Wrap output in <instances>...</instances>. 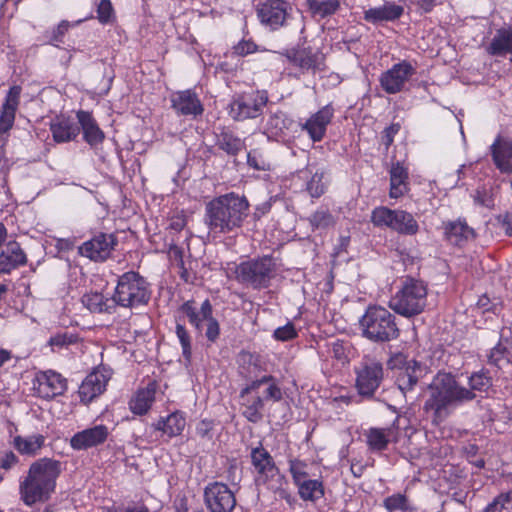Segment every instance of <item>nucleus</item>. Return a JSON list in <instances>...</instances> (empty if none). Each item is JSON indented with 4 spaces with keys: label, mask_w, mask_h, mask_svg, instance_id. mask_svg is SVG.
I'll return each mask as SVG.
<instances>
[{
    "label": "nucleus",
    "mask_w": 512,
    "mask_h": 512,
    "mask_svg": "<svg viewBox=\"0 0 512 512\" xmlns=\"http://www.w3.org/2000/svg\"><path fill=\"white\" fill-rule=\"evenodd\" d=\"M429 397L424 410L431 413L432 423L439 425L451 414L453 409L471 402L473 395L466 391L451 373H438L430 383Z\"/></svg>",
    "instance_id": "1"
},
{
    "label": "nucleus",
    "mask_w": 512,
    "mask_h": 512,
    "mask_svg": "<svg viewBox=\"0 0 512 512\" xmlns=\"http://www.w3.org/2000/svg\"><path fill=\"white\" fill-rule=\"evenodd\" d=\"M61 472L62 464L58 460L45 457L34 461L26 476L20 479V499L27 506L48 501L55 492Z\"/></svg>",
    "instance_id": "2"
},
{
    "label": "nucleus",
    "mask_w": 512,
    "mask_h": 512,
    "mask_svg": "<svg viewBox=\"0 0 512 512\" xmlns=\"http://www.w3.org/2000/svg\"><path fill=\"white\" fill-rule=\"evenodd\" d=\"M249 213L245 196L234 192L218 196L205 206V224L214 234H226L240 228Z\"/></svg>",
    "instance_id": "3"
},
{
    "label": "nucleus",
    "mask_w": 512,
    "mask_h": 512,
    "mask_svg": "<svg viewBox=\"0 0 512 512\" xmlns=\"http://www.w3.org/2000/svg\"><path fill=\"white\" fill-rule=\"evenodd\" d=\"M180 314L176 323V335L182 347V353L187 361H190L192 348L191 337L185 326L180 322L181 318H185L194 327V329L202 334L205 331V337L211 343L216 342L220 335V325L218 320L213 316V307L211 302L206 299L200 307H197L195 301L188 300L184 302L178 309Z\"/></svg>",
    "instance_id": "4"
},
{
    "label": "nucleus",
    "mask_w": 512,
    "mask_h": 512,
    "mask_svg": "<svg viewBox=\"0 0 512 512\" xmlns=\"http://www.w3.org/2000/svg\"><path fill=\"white\" fill-rule=\"evenodd\" d=\"M362 336L371 342L385 343L400 335L396 317L382 306H369L359 320Z\"/></svg>",
    "instance_id": "5"
},
{
    "label": "nucleus",
    "mask_w": 512,
    "mask_h": 512,
    "mask_svg": "<svg viewBox=\"0 0 512 512\" xmlns=\"http://www.w3.org/2000/svg\"><path fill=\"white\" fill-rule=\"evenodd\" d=\"M250 457L255 471L256 484L266 487L281 498L288 499L290 497L287 492L288 482L276 466L270 453L262 445H259L251 449Z\"/></svg>",
    "instance_id": "6"
},
{
    "label": "nucleus",
    "mask_w": 512,
    "mask_h": 512,
    "mask_svg": "<svg viewBox=\"0 0 512 512\" xmlns=\"http://www.w3.org/2000/svg\"><path fill=\"white\" fill-rule=\"evenodd\" d=\"M148 282L138 272L129 271L119 276L113 300L115 305L124 308H138L150 299Z\"/></svg>",
    "instance_id": "7"
},
{
    "label": "nucleus",
    "mask_w": 512,
    "mask_h": 512,
    "mask_svg": "<svg viewBox=\"0 0 512 512\" xmlns=\"http://www.w3.org/2000/svg\"><path fill=\"white\" fill-rule=\"evenodd\" d=\"M427 303V287L419 280L408 278L391 297L389 307L396 313L412 317L420 314Z\"/></svg>",
    "instance_id": "8"
},
{
    "label": "nucleus",
    "mask_w": 512,
    "mask_h": 512,
    "mask_svg": "<svg viewBox=\"0 0 512 512\" xmlns=\"http://www.w3.org/2000/svg\"><path fill=\"white\" fill-rule=\"evenodd\" d=\"M275 275L276 263L269 256L241 262L235 269L237 281L253 289L269 287Z\"/></svg>",
    "instance_id": "9"
},
{
    "label": "nucleus",
    "mask_w": 512,
    "mask_h": 512,
    "mask_svg": "<svg viewBox=\"0 0 512 512\" xmlns=\"http://www.w3.org/2000/svg\"><path fill=\"white\" fill-rule=\"evenodd\" d=\"M354 372L355 388L358 394L364 398H372L384 378L382 364L374 359L364 358L354 368Z\"/></svg>",
    "instance_id": "10"
},
{
    "label": "nucleus",
    "mask_w": 512,
    "mask_h": 512,
    "mask_svg": "<svg viewBox=\"0 0 512 512\" xmlns=\"http://www.w3.org/2000/svg\"><path fill=\"white\" fill-rule=\"evenodd\" d=\"M292 13L293 7L287 0H259L256 6L257 18L270 31L286 26Z\"/></svg>",
    "instance_id": "11"
},
{
    "label": "nucleus",
    "mask_w": 512,
    "mask_h": 512,
    "mask_svg": "<svg viewBox=\"0 0 512 512\" xmlns=\"http://www.w3.org/2000/svg\"><path fill=\"white\" fill-rule=\"evenodd\" d=\"M268 101L265 92H252L234 98L230 104L229 114L237 121L256 118L262 114Z\"/></svg>",
    "instance_id": "12"
},
{
    "label": "nucleus",
    "mask_w": 512,
    "mask_h": 512,
    "mask_svg": "<svg viewBox=\"0 0 512 512\" xmlns=\"http://www.w3.org/2000/svg\"><path fill=\"white\" fill-rule=\"evenodd\" d=\"M416 74V67L409 61L402 60L379 77L381 88L388 94L402 92L409 80Z\"/></svg>",
    "instance_id": "13"
},
{
    "label": "nucleus",
    "mask_w": 512,
    "mask_h": 512,
    "mask_svg": "<svg viewBox=\"0 0 512 512\" xmlns=\"http://www.w3.org/2000/svg\"><path fill=\"white\" fill-rule=\"evenodd\" d=\"M204 500L210 512H232L236 506L233 491L222 482H213L204 490Z\"/></svg>",
    "instance_id": "14"
},
{
    "label": "nucleus",
    "mask_w": 512,
    "mask_h": 512,
    "mask_svg": "<svg viewBox=\"0 0 512 512\" xmlns=\"http://www.w3.org/2000/svg\"><path fill=\"white\" fill-rule=\"evenodd\" d=\"M32 384L34 394L46 400L60 396L67 390V380L52 370L36 373Z\"/></svg>",
    "instance_id": "15"
},
{
    "label": "nucleus",
    "mask_w": 512,
    "mask_h": 512,
    "mask_svg": "<svg viewBox=\"0 0 512 512\" xmlns=\"http://www.w3.org/2000/svg\"><path fill=\"white\" fill-rule=\"evenodd\" d=\"M111 375V370L105 366L98 367L88 374L78 390L81 401L88 404L101 395L105 391Z\"/></svg>",
    "instance_id": "16"
},
{
    "label": "nucleus",
    "mask_w": 512,
    "mask_h": 512,
    "mask_svg": "<svg viewBox=\"0 0 512 512\" xmlns=\"http://www.w3.org/2000/svg\"><path fill=\"white\" fill-rule=\"evenodd\" d=\"M117 240L113 234H98L79 247V253L95 262L105 261L111 255Z\"/></svg>",
    "instance_id": "17"
},
{
    "label": "nucleus",
    "mask_w": 512,
    "mask_h": 512,
    "mask_svg": "<svg viewBox=\"0 0 512 512\" xmlns=\"http://www.w3.org/2000/svg\"><path fill=\"white\" fill-rule=\"evenodd\" d=\"M490 154L495 167L502 174H512V138L497 135L491 144Z\"/></svg>",
    "instance_id": "18"
},
{
    "label": "nucleus",
    "mask_w": 512,
    "mask_h": 512,
    "mask_svg": "<svg viewBox=\"0 0 512 512\" xmlns=\"http://www.w3.org/2000/svg\"><path fill=\"white\" fill-rule=\"evenodd\" d=\"M109 436L107 426L100 424L77 432L70 439V446L74 450H87L103 444Z\"/></svg>",
    "instance_id": "19"
},
{
    "label": "nucleus",
    "mask_w": 512,
    "mask_h": 512,
    "mask_svg": "<svg viewBox=\"0 0 512 512\" xmlns=\"http://www.w3.org/2000/svg\"><path fill=\"white\" fill-rule=\"evenodd\" d=\"M366 444L372 452H381L387 449L392 442L399 439V430L395 425L385 428L371 427L364 431Z\"/></svg>",
    "instance_id": "20"
},
{
    "label": "nucleus",
    "mask_w": 512,
    "mask_h": 512,
    "mask_svg": "<svg viewBox=\"0 0 512 512\" xmlns=\"http://www.w3.org/2000/svg\"><path fill=\"white\" fill-rule=\"evenodd\" d=\"M171 103L179 115L197 117L204 111L201 101L192 90L174 92L171 95Z\"/></svg>",
    "instance_id": "21"
},
{
    "label": "nucleus",
    "mask_w": 512,
    "mask_h": 512,
    "mask_svg": "<svg viewBox=\"0 0 512 512\" xmlns=\"http://www.w3.org/2000/svg\"><path fill=\"white\" fill-rule=\"evenodd\" d=\"M287 58L302 70L316 72L324 69V54L320 51H312L310 48L293 49L287 53Z\"/></svg>",
    "instance_id": "22"
},
{
    "label": "nucleus",
    "mask_w": 512,
    "mask_h": 512,
    "mask_svg": "<svg viewBox=\"0 0 512 512\" xmlns=\"http://www.w3.org/2000/svg\"><path fill=\"white\" fill-rule=\"evenodd\" d=\"M333 115V108L330 105H326L318 112L311 115L302 125V129L308 133L314 142H319L324 138L327 126L331 122Z\"/></svg>",
    "instance_id": "23"
},
{
    "label": "nucleus",
    "mask_w": 512,
    "mask_h": 512,
    "mask_svg": "<svg viewBox=\"0 0 512 512\" xmlns=\"http://www.w3.org/2000/svg\"><path fill=\"white\" fill-rule=\"evenodd\" d=\"M27 262L26 254L16 241H9L0 251V274H9Z\"/></svg>",
    "instance_id": "24"
},
{
    "label": "nucleus",
    "mask_w": 512,
    "mask_h": 512,
    "mask_svg": "<svg viewBox=\"0 0 512 512\" xmlns=\"http://www.w3.org/2000/svg\"><path fill=\"white\" fill-rule=\"evenodd\" d=\"M242 415L250 422L257 423L263 418L264 402L260 395L250 391V385L240 392Z\"/></svg>",
    "instance_id": "25"
},
{
    "label": "nucleus",
    "mask_w": 512,
    "mask_h": 512,
    "mask_svg": "<svg viewBox=\"0 0 512 512\" xmlns=\"http://www.w3.org/2000/svg\"><path fill=\"white\" fill-rule=\"evenodd\" d=\"M20 94V86H12L9 89L0 114V133H5L12 127L20 101Z\"/></svg>",
    "instance_id": "26"
},
{
    "label": "nucleus",
    "mask_w": 512,
    "mask_h": 512,
    "mask_svg": "<svg viewBox=\"0 0 512 512\" xmlns=\"http://www.w3.org/2000/svg\"><path fill=\"white\" fill-rule=\"evenodd\" d=\"M77 119L83 132V138L90 146H96L103 142L104 132L91 113L80 110L77 113Z\"/></svg>",
    "instance_id": "27"
},
{
    "label": "nucleus",
    "mask_w": 512,
    "mask_h": 512,
    "mask_svg": "<svg viewBox=\"0 0 512 512\" xmlns=\"http://www.w3.org/2000/svg\"><path fill=\"white\" fill-rule=\"evenodd\" d=\"M404 13V8L392 2H385L382 6L370 8L364 12V19L370 23L395 21Z\"/></svg>",
    "instance_id": "28"
},
{
    "label": "nucleus",
    "mask_w": 512,
    "mask_h": 512,
    "mask_svg": "<svg viewBox=\"0 0 512 512\" xmlns=\"http://www.w3.org/2000/svg\"><path fill=\"white\" fill-rule=\"evenodd\" d=\"M250 391H254L265 401H280L282 391L272 376H263L261 379L254 380L250 384Z\"/></svg>",
    "instance_id": "29"
},
{
    "label": "nucleus",
    "mask_w": 512,
    "mask_h": 512,
    "mask_svg": "<svg viewBox=\"0 0 512 512\" xmlns=\"http://www.w3.org/2000/svg\"><path fill=\"white\" fill-rule=\"evenodd\" d=\"M486 52L491 56H505L512 54V26L497 30Z\"/></svg>",
    "instance_id": "30"
},
{
    "label": "nucleus",
    "mask_w": 512,
    "mask_h": 512,
    "mask_svg": "<svg viewBox=\"0 0 512 512\" xmlns=\"http://www.w3.org/2000/svg\"><path fill=\"white\" fill-rule=\"evenodd\" d=\"M444 229L446 239L456 246H462L475 236L474 230L461 220L448 222Z\"/></svg>",
    "instance_id": "31"
},
{
    "label": "nucleus",
    "mask_w": 512,
    "mask_h": 512,
    "mask_svg": "<svg viewBox=\"0 0 512 512\" xmlns=\"http://www.w3.org/2000/svg\"><path fill=\"white\" fill-rule=\"evenodd\" d=\"M156 388L157 384L151 382L146 388L138 390L129 402L130 410L137 415L146 414L155 400Z\"/></svg>",
    "instance_id": "32"
},
{
    "label": "nucleus",
    "mask_w": 512,
    "mask_h": 512,
    "mask_svg": "<svg viewBox=\"0 0 512 512\" xmlns=\"http://www.w3.org/2000/svg\"><path fill=\"white\" fill-rule=\"evenodd\" d=\"M53 139L57 143H65L74 140L79 134V127L68 118H58L50 125Z\"/></svg>",
    "instance_id": "33"
},
{
    "label": "nucleus",
    "mask_w": 512,
    "mask_h": 512,
    "mask_svg": "<svg viewBox=\"0 0 512 512\" xmlns=\"http://www.w3.org/2000/svg\"><path fill=\"white\" fill-rule=\"evenodd\" d=\"M82 304L92 313H113L116 305L113 300L106 298L103 294L98 292L87 293L82 296Z\"/></svg>",
    "instance_id": "34"
},
{
    "label": "nucleus",
    "mask_w": 512,
    "mask_h": 512,
    "mask_svg": "<svg viewBox=\"0 0 512 512\" xmlns=\"http://www.w3.org/2000/svg\"><path fill=\"white\" fill-rule=\"evenodd\" d=\"M408 172L407 170L396 163L390 170V192L391 198H400L408 191Z\"/></svg>",
    "instance_id": "35"
},
{
    "label": "nucleus",
    "mask_w": 512,
    "mask_h": 512,
    "mask_svg": "<svg viewBox=\"0 0 512 512\" xmlns=\"http://www.w3.org/2000/svg\"><path fill=\"white\" fill-rule=\"evenodd\" d=\"M45 437L41 434H32L26 437L16 436L13 439L14 448L23 455L34 456L43 447Z\"/></svg>",
    "instance_id": "36"
},
{
    "label": "nucleus",
    "mask_w": 512,
    "mask_h": 512,
    "mask_svg": "<svg viewBox=\"0 0 512 512\" xmlns=\"http://www.w3.org/2000/svg\"><path fill=\"white\" fill-rule=\"evenodd\" d=\"M186 425L185 418L180 413H172L166 419H160L153 425L155 430L161 431L168 437L180 435Z\"/></svg>",
    "instance_id": "37"
},
{
    "label": "nucleus",
    "mask_w": 512,
    "mask_h": 512,
    "mask_svg": "<svg viewBox=\"0 0 512 512\" xmlns=\"http://www.w3.org/2000/svg\"><path fill=\"white\" fill-rule=\"evenodd\" d=\"M468 387H466V391H470L473 395L471 401L475 400L477 397V393H487L493 385L492 377L485 370H480L473 372L468 377Z\"/></svg>",
    "instance_id": "38"
},
{
    "label": "nucleus",
    "mask_w": 512,
    "mask_h": 512,
    "mask_svg": "<svg viewBox=\"0 0 512 512\" xmlns=\"http://www.w3.org/2000/svg\"><path fill=\"white\" fill-rule=\"evenodd\" d=\"M392 230L402 235L412 236L419 231V225L411 213L397 209Z\"/></svg>",
    "instance_id": "39"
},
{
    "label": "nucleus",
    "mask_w": 512,
    "mask_h": 512,
    "mask_svg": "<svg viewBox=\"0 0 512 512\" xmlns=\"http://www.w3.org/2000/svg\"><path fill=\"white\" fill-rule=\"evenodd\" d=\"M298 494L304 501L316 502L324 496L323 483L317 479H307L297 485Z\"/></svg>",
    "instance_id": "40"
},
{
    "label": "nucleus",
    "mask_w": 512,
    "mask_h": 512,
    "mask_svg": "<svg viewBox=\"0 0 512 512\" xmlns=\"http://www.w3.org/2000/svg\"><path fill=\"white\" fill-rule=\"evenodd\" d=\"M417 371L418 367L415 362H413V365L408 363L406 367L399 369L396 376V384L403 393L411 391L417 384Z\"/></svg>",
    "instance_id": "41"
},
{
    "label": "nucleus",
    "mask_w": 512,
    "mask_h": 512,
    "mask_svg": "<svg viewBox=\"0 0 512 512\" xmlns=\"http://www.w3.org/2000/svg\"><path fill=\"white\" fill-rule=\"evenodd\" d=\"M308 8L314 17L325 18L340 8L339 0H308Z\"/></svg>",
    "instance_id": "42"
},
{
    "label": "nucleus",
    "mask_w": 512,
    "mask_h": 512,
    "mask_svg": "<svg viewBox=\"0 0 512 512\" xmlns=\"http://www.w3.org/2000/svg\"><path fill=\"white\" fill-rule=\"evenodd\" d=\"M397 209L393 210L385 206L375 208L371 213V222L377 227H385L392 230Z\"/></svg>",
    "instance_id": "43"
},
{
    "label": "nucleus",
    "mask_w": 512,
    "mask_h": 512,
    "mask_svg": "<svg viewBox=\"0 0 512 512\" xmlns=\"http://www.w3.org/2000/svg\"><path fill=\"white\" fill-rule=\"evenodd\" d=\"M328 178L324 170H317L306 184V190L313 198L321 197L328 186Z\"/></svg>",
    "instance_id": "44"
},
{
    "label": "nucleus",
    "mask_w": 512,
    "mask_h": 512,
    "mask_svg": "<svg viewBox=\"0 0 512 512\" xmlns=\"http://www.w3.org/2000/svg\"><path fill=\"white\" fill-rule=\"evenodd\" d=\"M219 147L230 155L238 154L243 146V141L230 132H222L218 137Z\"/></svg>",
    "instance_id": "45"
},
{
    "label": "nucleus",
    "mask_w": 512,
    "mask_h": 512,
    "mask_svg": "<svg viewBox=\"0 0 512 512\" xmlns=\"http://www.w3.org/2000/svg\"><path fill=\"white\" fill-rule=\"evenodd\" d=\"M512 508V490L500 493L482 512H509Z\"/></svg>",
    "instance_id": "46"
},
{
    "label": "nucleus",
    "mask_w": 512,
    "mask_h": 512,
    "mask_svg": "<svg viewBox=\"0 0 512 512\" xmlns=\"http://www.w3.org/2000/svg\"><path fill=\"white\" fill-rule=\"evenodd\" d=\"M313 229H327L335 224L333 215L327 209H318L309 217Z\"/></svg>",
    "instance_id": "47"
},
{
    "label": "nucleus",
    "mask_w": 512,
    "mask_h": 512,
    "mask_svg": "<svg viewBox=\"0 0 512 512\" xmlns=\"http://www.w3.org/2000/svg\"><path fill=\"white\" fill-rule=\"evenodd\" d=\"M248 165L255 170L266 171L271 169V162L258 150H251L247 155Z\"/></svg>",
    "instance_id": "48"
},
{
    "label": "nucleus",
    "mask_w": 512,
    "mask_h": 512,
    "mask_svg": "<svg viewBox=\"0 0 512 512\" xmlns=\"http://www.w3.org/2000/svg\"><path fill=\"white\" fill-rule=\"evenodd\" d=\"M289 471L292 475L293 481L295 485L301 483V481H305L308 479V473H307V465L306 463L293 459L289 461Z\"/></svg>",
    "instance_id": "49"
},
{
    "label": "nucleus",
    "mask_w": 512,
    "mask_h": 512,
    "mask_svg": "<svg viewBox=\"0 0 512 512\" xmlns=\"http://www.w3.org/2000/svg\"><path fill=\"white\" fill-rule=\"evenodd\" d=\"M384 506L390 512L397 510H407L409 508L407 498L403 494H394L387 497L384 500Z\"/></svg>",
    "instance_id": "50"
},
{
    "label": "nucleus",
    "mask_w": 512,
    "mask_h": 512,
    "mask_svg": "<svg viewBox=\"0 0 512 512\" xmlns=\"http://www.w3.org/2000/svg\"><path fill=\"white\" fill-rule=\"evenodd\" d=\"M114 17L110 0H101L97 7V18L102 24L109 23Z\"/></svg>",
    "instance_id": "51"
},
{
    "label": "nucleus",
    "mask_w": 512,
    "mask_h": 512,
    "mask_svg": "<svg viewBox=\"0 0 512 512\" xmlns=\"http://www.w3.org/2000/svg\"><path fill=\"white\" fill-rule=\"evenodd\" d=\"M507 349L502 343H498L494 348L491 349L488 356L490 364L500 366L501 362L506 359Z\"/></svg>",
    "instance_id": "52"
},
{
    "label": "nucleus",
    "mask_w": 512,
    "mask_h": 512,
    "mask_svg": "<svg viewBox=\"0 0 512 512\" xmlns=\"http://www.w3.org/2000/svg\"><path fill=\"white\" fill-rule=\"evenodd\" d=\"M76 341V337L74 335H68V334H57L55 336H52L49 339V345L52 347V350L55 348H63L65 346H68Z\"/></svg>",
    "instance_id": "53"
},
{
    "label": "nucleus",
    "mask_w": 512,
    "mask_h": 512,
    "mask_svg": "<svg viewBox=\"0 0 512 512\" xmlns=\"http://www.w3.org/2000/svg\"><path fill=\"white\" fill-rule=\"evenodd\" d=\"M296 330L292 324H286L283 327H279L274 331V337L280 341H288L296 336Z\"/></svg>",
    "instance_id": "54"
},
{
    "label": "nucleus",
    "mask_w": 512,
    "mask_h": 512,
    "mask_svg": "<svg viewBox=\"0 0 512 512\" xmlns=\"http://www.w3.org/2000/svg\"><path fill=\"white\" fill-rule=\"evenodd\" d=\"M330 353L338 361L345 362L348 359L346 347L341 341L337 340L331 344Z\"/></svg>",
    "instance_id": "55"
},
{
    "label": "nucleus",
    "mask_w": 512,
    "mask_h": 512,
    "mask_svg": "<svg viewBox=\"0 0 512 512\" xmlns=\"http://www.w3.org/2000/svg\"><path fill=\"white\" fill-rule=\"evenodd\" d=\"M18 457L12 452H6L0 457V468L9 470L18 463Z\"/></svg>",
    "instance_id": "56"
},
{
    "label": "nucleus",
    "mask_w": 512,
    "mask_h": 512,
    "mask_svg": "<svg viewBox=\"0 0 512 512\" xmlns=\"http://www.w3.org/2000/svg\"><path fill=\"white\" fill-rule=\"evenodd\" d=\"M70 28V23L67 21H61L59 25L53 30L51 40L53 42H62V38Z\"/></svg>",
    "instance_id": "57"
},
{
    "label": "nucleus",
    "mask_w": 512,
    "mask_h": 512,
    "mask_svg": "<svg viewBox=\"0 0 512 512\" xmlns=\"http://www.w3.org/2000/svg\"><path fill=\"white\" fill-rule=\"evenodd\" d=\"M257 46L250 41H242L236 47L235 51L239 55H248L256 51Z\"/></svg>",
    "instance_id": "58"
},
{
    "label": "nucleus",
    "mask_w": 512,
    "mask_h": 512,
    "mask_svg": "<svg viewBox=\"0 0 512 512\" xmlns=\"http://www.w3.org/2000/svg\"><path fill=\"white\" fill-rule=\"evenodd\" d=\"M498 222L505 233L512 237V214L505 213L504 215H500L498 217Z\"/></svg>",
    "instance_id": "59"
},
{
    "label": "nucleus",
    "mask_w": 512,
    "mask_h": 512,
    "mask_svg": "<svg viewBox=\"0 0 512 512\" xmlns=\"http://www.w3.org/2000/svg\"><path fill=\"white\" fill-rule=\"evenodd\" d=\"M212 430V424L209 421H201L196 427V433L200 437H208Z\"/></svg>",
    "instance_id": "60"
},
{
    "label": "nucleus",
    "mask_w": 512,
    "mask_h": 512,
    "mask_svg": "<svg viewBox=\"0 0 512 512\" xmlns=\"http://www.w3.org/2000/svg\"><path fill=\"white\" fill-rule=\"evenodd\" d=\"M113 512H149V509L144 504H137L127 507H118Z\"/></svg>",
    "instance_id": "61"
},
{
    "label": "nucleus",
    "mask_w": 512,
    "mask_h": 512,
    "mask_svg": "<svg viewBox=\"0 0 512 512\" xmlns=\"http://www.w3.org/2000/svg\"><path fill=\"white\" fill-rule=\"evenodd\" d=\"M170 228L175 231H181L186 226V220L183 216H175L170 221Z\"/></svg>",
    "instance_id": "62"
},
{
    "label": "nucleus",
    "mask_w": 512,
    "mask_h": 512,
    "mask_svg": "<svg viewBox=\"0 0 512 512\" xmlns=\"http://www.w3.org/2000/svg\"><path fill=\"white\" fill-rule=\"evenodd\" d=\"M440 3L441 0H418V6L426 13L432 11Z\"/></svg>",
    "instance_id": "63"
},
{
    "label": "nucleus",
    "mask_w": 512,
    "mask_h": 512,
    "mask_svg": "<svg viewBox=\"0 0 512 512\" xmlns=\"http://www.w3.org/2000/svg\"><path fill=\"white\" fill-rule=\"evenodd\" d=\"M399 131V125H391L384 131L385 143L390 145L393 142L394 135Z\"/></svg>",
    "instance_id": "64"
}]
</instances>
